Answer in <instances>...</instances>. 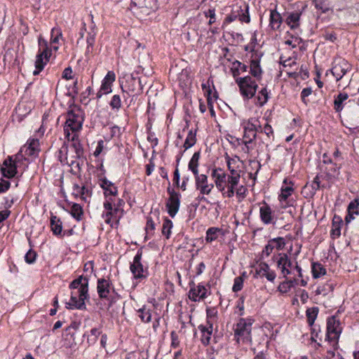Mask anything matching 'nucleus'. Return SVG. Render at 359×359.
Listing matches in <instances>:
<instances>
[{"mask_svg":"<svg viewBox=\"0 0 359 359\" xmlns=\"http://www.w3.org/2000/svg\"><path fill=\"white\" fill-rule=\"evenodd\" d=\"M65 137L71 143L69 148L64 144L60 149L59 151L60 162L68 165L72 170L76 169V172H79L83 163L84 151L79 140V134H70Z\"/></svg>","mask_w":359,"mask_h":359,"instance_id":"obj_1","label":"nucleus"},{"mask_svg":"<svg viewBox=\"0 0 359 359\" xmlns=\"http://www.w3.org/2000/svg\"><path fill=\"white\" fill-rule=\"evenodd\" d=\"M89 278L80 276L74 279L69 285L72 290L69 302L66 303V308L69 309L86 310L85 300L89 299L88 294Z\"/></svg>","mask_w":359,"mask_h":359,"instance_id":"obj_2","label":"nucleus"},{"mask_svg":"<svg viewBox=\"0 0 359 359\" xmlns=\"http://www.w3.org/2000/svg\"><path fill=\"white\" fill-rule=\"evenodd\" d=\"M66 121L64 125L65 136L80 132L84 122V112L79 106L70 107L65 114Z\"/></svg>","mask_w":359,"mask_h":359,"instance_id":"obj_3","label":"nucleus"},{"mask_svg":"<svg viewBox=\"0 0 359 359\" xmlns=\"http://www.w3.org/2000/svg\"><path fill=\"white\" fill-rule=\"evenodd\" d=\"M254 320L251 318H240L234 330V336L238 344L242 341L245 342H251L252 325Z\"/></svg>","mask_w":359,"mask_h":359,"instance_id":"obj_4","label":"nucleus"},{"mask_svg":"<svg viewBox=\"0 0 359 359\" xmlns=\"http://www.w3.org/2000/svg\"><path fill=\"white\" fill-rule=\"evenodd\" d=\"M97 291L100 299L108 302V306L111 307L116 302L115 290L109 279L99 278L97 283Z\"/></svg>","mask_w":359,"mask_h":359,"instance_id":"obj_5","label":"nucleus"},{"mask_svg":"<svg viewBox=\"0 0 359 359\" xmlns=\"http://www.w3.org/2000/svg\"><path fill=\"white\" fill-rule=\"evenodd\" d=\"M38 44L39 52L36 57V69L33 72L34 75H38L43 70L51 54L50 51L48 50L47 41L41 36L39 37Z\"/></svg>","mask_w":359,"mask_h":359,"instance_id":"obj_6","label":"nucleus"},{"mask_svg":"<svg viewBox=\"0 0 359 359\" xmlns=\"http://www.w3.org/2000/svg\"><path fill=\"white\" fill-rule=\"evenodd\" d=\"M236 83L238 86L241 94L244 99L250 100L255 95L258 85L251 76H246L236 78Z\"/></svg>","mask_w":359,"mask_h":359,"instance_id":"obj_7","label":"nucleus"},{"mask_svg":"<svg viewBox=\"0 0 359 359\" xmlns=\"http://www.w3.org/2000/svg\"><path fill=\"white\" fill-rule=\"evenodd\" d=\"M123 93H126L131 97L129 104H130L137 97L142 93L143 84L141 83V78L135 77L133 74L127 79L124 86H121Z\"/></svg>","mask_w":359,"mask_h":359,"instance_id":"obj_8","label":"nucleus"},{"mask_svg":"<svg viewBox=\"0 0 359 359\" xmlns=\"http://www.w3.org/2000/svg\"><path fill=\"white\" fill-rule=\"evenodd\" d=\"M257 127H259V120L255 117L249 118L244 123V140L243 143L245 144V148L248 151L250 150L249 144L257 138Z\"/></svg>","mask_w":359,"mask_h":359,"instance_id":"obj_9","label":"nucleus"},{"mask_svg":"<svg viewBox=\"0 0 359 359\" xmlns=\"http://www.w3.org/2000/svg\"><path fill=\"white\" fill-rule=\"evenodd\" d=\"M142 250H138L130 264V269L135 279L142 280L146 279L149 276L147 268H144L141 262Z\"/></svg>","mask_w":359,"mask_h":359,"instance_id":"obj_10","label":"nucleus"},{"mask_svg":"<svg viewBox=\"0 0 359 359\" xmlns=\"http://www.w3.org/2000/svg\"><path fill=\"white\" fill-rule=\"evenodd\" d=\"M341 332V328L340 327V323L337 317L332 316L328 318L327 320L326 338L328 341H333L334 343V344H333L334 346H336L334 348H337Z\"/></svg>","mask_w":359,"mask_h":359,"instance_id":"obj_11","label":"nucleus"},{"mask_svg":"<svg viewBox=\"0 0 359 359\" xmlns=\"http://www.w3.org/2000/svg\"><path fill=\"white\" fill-rule=\"evenodd\" d=\"M156 6L155 0H131L130 9L135 14L147 15Z\"/></svg>","mask_w":359,"mask_h":359,"instance_id":"obj_12","label":"nucleus"},{"mask_svg":"<svg viewBox=\"0 0 359 359\" xmlns=\"http://www.w3.org/2000/svg\"><path fill=\"white\" fill-rule=\"evenodd\" d=\"M167 191L170 196L168 202L166 203V208L169 215L173 218L177 213L180 208V194L170 187L168 188Z\"/></svg>","mask_w":359,"mask_h":359,"instance_id":"obj_13","label":"nucleus"},{"mask_svg":"<svg viewBox=\"0 0 359 359\" xmlns=\"http://www.w3.org/2000/svg\"><path fill=\"white\" fill-rule=\"evenodd\" d=\"M196 182V189L203 195H208L214 187L213 184H209L208 177L204 174L197 172L194 175Z\"/></svg>","mask_w":359,"mask_h":359,"instance_id":"obj_14","label":"nucleus"},{"mask_svg":"<svg viewBox=\"0 0 359 359\" xmlns=\"http://www.w3.org/2000/svg\"><path fill=\"white\" fill-rule=\"evenodd\" d=\"M191 289L189 292V298L193 302H198L206 297L207 289L202 284H198L195 287V283H190Z\"/></svg>","mask_w":359,"mask_h":359,"instance_id":"obj_15","label":"nucleus"},{"mask_svg":"<svg viewBox=\"0 0 359 359\" xmlns=\"http://www.w3.org/2000/svg\"><path fill=\"white\" fill-rule=\"evenodd\" d=\"M198 329L201 333V341L202 344L205 346L209 345L213 331L212 323L210 320H207L205 325H199Z\"/></svg>","mask_w":359,"mask_h":359,"instance_id":"obj_16","label":"nucleus"},{"mask_svg":"<svg viewBox=\"0 0 359 359\" xmlns=\"http://www.w3.org/2000/svg\"><path fill=\"white\" fill-rule=\"evenodd\" d=\"M17 167L18 165L13 161V156H8L1 168L3 176L7 178L15 177L17 173Z\"/></svg>","mask_w":359,"mask_h":359,"instance_id":"obj_17","label":"nucleus"},{"mask_svg":"<svg viewBox=\"0 0 359 359\" xmlns=\"http://www.w3.org/2000/svg\"><path fill=\"white\" fill-rule=\"evenodd\" d=\"M278 256L279 257L277 261V266L280 269L283 276L286 278L287 275L291 273V271L290 269L292 268V265L291 259L285 253H280Z\"/></svg>","mask_w":359,"mask_h":359,"instance_id":"obj_18","label":"nucleus"},{"mask_svg":"<svg viewBox=\"0 0 359 359\" xmlns=\"http://www.w3.org/2000/svg\"><path fill=\"white\" fill-rule=\"evenodd\" d=\"M259 276L260 277H265L269 281L273 282L276 274L275 271L270 269L269 264L266 262H260L256 269V273L255 277Z\"/></svg>","mask_w":359,"mask_h":359,"instance_id":"obj_19","label":"nucleus"},{"mask_svg":"<svg viewBox=\"0 0 359 359\" xmlns=\"http://www.w3.org/2000/svg\"><path fill=\"white\" fill-rule=\"evenodd\" d=\"M226 176V174L220 168L213 169L212 171V177L215 178V185L220 191H224L225 189Z\"/></svg>","mask_w":359,"mask_h":359,"instance_id":"obj_20","label":"nucleus"},{"mask_svg":"<svg viewBox=\"0 0 359 359\" xmlns=\"http://www.w3.org/2000/svg\"><path fill=\"white\" fill-rule=\"evenodd\" d=\"M349 65L347 61L342 60L333 66L331 72L337 81H339L346 74Z\"/></svg>","mask_w":359,"mask_h":359,"instance_id":"obj_21","label":"nucleus"},{"mask_svg":"<svg viewBox=\"0 0 359 359\" xmlns=\"http://www.w3.org/2000/svg\"><path fill=\"white\" fill-rule=\"evenodd\" d=\"M301 15L302 11H299L287 13L285 22L291 29H295L300 25Z\"/></svg>","mask_w":359,"mask_h":359,"instance_id":"obj_22","label":"nucleus"},{"mask_svg":"<svg viewBox=\"0 0 359 359\" xmlns=\"http://www.w3.org/2000/svg\"><path fill=\"white\" fill-rule=\"evenodd\" d=\"M121 214L116 208H113L111 210L106 211L103 212L102 217L104 219V222L109 224L111 227L114 226V224H118L119 219L122 217Z\"/></svg>","mask_w":359,"mask_h":359,"instance_id":"obj_23","label":"nucleus"},{"mask_svg":"<svg viewBox=\"0 0 359 359\" xmlns=\"http://www.w3.org/2000/svg\"><path fill=\"white\" fill-rule=\"evenodd\" d=\"M39 141L37 139H30L27 144L22 147V151L25 155L34 156L39 151Z\"/></svg>","mask_w":359,"mask_h":359,"instance_id":"obj_24","label":"nucleus"},{"mask_svg":"<svg viewBox=\"0 0 359 359\" xmlns=\"http://www.w3.org/2000/svg\"><path fill=\"white\" fill-rule=\"evenodd\" d=\"M115 79L116 75L114 72L109 71L107 72V75L104 76L102 81V85L100 87L101 91H102L103 93L108 94L111 92V86L115 81Z\"/></svg>","mask_w":359,"mask_h":359,"instance_id":"obj_25","label":"nucleus"},{"mask_svg":"<svg viewBox=\"0 0 359 359\" xmlns=\"http://www.w3.org/2000/svg\"><path fill=\"white\" fill-rule=\"evenodd\" d=\"M283 184L285 186H283L281 188V193L278 196L279 201L280 202L285 201L289 196H290L294 191L293 189V182L292 181H288L287 178L283 180Z\"/></svg>","mask_w":359,"mask_h":359,"instance_id":"obj_26","label":"nucleus"},{"mask_svg":"<svg viewBox=\"0 0 359 359\" xmlns=\"http://www.w3.org/2000/svg\"><path fill=\"white\" fill-rule=\"evenodd\" d=\"M348 215H346L345 219L346 222H350L352 219H354V215H359V198H355L348 205Z\"/></svg>","mask_w":359,"mask_h":359,"instance_id":"obj_27","label":"nucleus"},{"mask_svg":"<svg viewBox=\"0 0 359 359\" xmlns=\"http://www.w3.org/2000/svg\"><path fill=\"white\" fill-rule=\"evenodd\" d=\"M260 218L263 223L269 224L273 222L272 210L269 205H264L259 208Z\"/></svg>","mask_w":359,"mask_h":359,"instance_id":"obj_28","label":"nucleus"},{"mask_svg":"<svg viewBox=\"0 0 359 359\" xmlns=\"http://www.w3.org/2000/svg\"><path fill=\"white\" fill-rule=\"evenodd\" d=\"M100 187L104 190V196H116L117 194V188L114 186V184L104 178L101 180Z\"/></svg>","mask_w":359,"mask_h":359,"instance_id":"obj_29","label":"nucleus"},{"mask_svg":"<svg viewBox=\"0 0 359 359\" xmlns=\"http://www.w3.org/2000/svg\"><path fill=\"white\" fill-rule=\"evenodd\" d=\"M283 18L276 10L271 11L269 25L273 30H277L281 25Z\"/></svg>","mask_w":359,"mask_h":359,"instance_id":"obj_30","label":"nucleus"},{"mask_svg":"<svg viewBox=\"0 0 359 359\" xmlns=\"http://www.w3.org/2000/svg\"><path fill=\"white\" fill-rule=\"evenodd\" d=\"M341 224L342 220L341 218L334 215L332 219V226L330 232V235L333 239L340 236Z\"/></svg>","mask_w":359,"mask_h":359,"instance_id":"obj_31","label":"nucleus"},{"mask_svg":"<svg viewBox=\"0 0 359 359\" xmlns=\"http://www.w3.org/2000/svg\"><path fill=\"white\" fill-rule=\"evenodd\" d=\"M50 227L53 233L55 236L61 235L62 231V224L60 218L55 215H51Z\"/></svg>","mask_w":359,"mask_h":359,"instance_id":"obj_32","label":"nucleus"},{"mask_svg":"<svg viewBox=\"0 0 359 359\" xmlns=\"http://www.w3.org/2000/svg\"><path fill=\"white\" fill-rule=\"evenodd\" d=\"M250 74L257 80H260L262 74V69L260 66L259 60L253 59L250 62Z\"/></svg>","mask_w":359,"mask_h":359,"instance_id":"obj_33","label":"nucleus"},{"mask_svg":"<svg viewBox=\"0 0 359 359\" xmlns=\"http://www.w3.org/2000/svg\"><path fill=\"white\" fill-rule=\"evenodd\" d=\"M227 185H225V188H227L226 191H222L224 197L231 198L235 194V189L238 184L239 181L236 180V179H229L227 180Z\"/></svg>","mask_w":359,"mask_h":359,"instance_id":"obj_34","label":"nucleus"},{"mask_svg":"<svg viewBox=\"0 0 359 359\" xmlns=\"http://www.w3.org/2000/svg\"><path fill=\"white\" fill-rule=\"evenodd\" d=\"M97 34V32L95 29V25L92 23L90 27V30L88 32V36L86 39L87 42V52H90L93 50V46L95 41V36Z\"/></svg>","mask_w":359,"mask_h":359,"instance_id":"obj_35","label":"nucleus"},{"mask_svg":"<svg viewBox=\"0 0 359 359\" xmlns=\"http://www.w3.org/2000/svg\"><path fill=\"white\" fill-rule=\"evenodd\" d=\"M348 97L346 93H340L334 97V109L337 112H340L344 108L343 102Z\"/></svg>","mask_w":359,"mask_h":359,"instance_id":"obj_36","label":"nucleus"},{"mask_svg":"<svg viewBox=\"0 0 359 359\" xmlns=\"http://www.w3.org/2000/svg\"><path fill=\"white\" fill-rule=\"evenodd\" d=\"M257 102L256 104L262 107L264 106L269 99V92L268 91L266 87L262 88L259 92L258 95L256 97Z\"/></svg>","mask_w":359,"mask_h":359,"instance_id":"obj_37","label":"nucleus"},{"mask_svg":"<svg viewBox=\"0 0 359 359\" xmlns=\"http://www.w3.org/2000/svg\"><path fill=\"white\" fill-rule=\"evenodd\" d=\"M233 67L231 68L233 77L236 79V78H239L238 76L241 72H247L248 67L245 64L236 60L233 62Z\"/></svg>","mask_w":359,"mask_h":359,"instance_id":"obj_38","label":"nucleus"},{"mask_svg":"<svg viewBox=\"0 0 359 359\" xmlns=\"http://www.w3.org/2000/svg\"><path fill=\"white\" fill-rule=\"evenodd\" d=\"M201 156L200 151H196L192 156L191 160L188 164V168L191 170L194 175H196L198 172V161Z\"/></svg>","mask_w":359,"mask_h":359,"instance_id":"obj_39","label":"nucleus"},{"mask_svg":"<svg viewBox=\"0 0 359 359\" xmlns=\"http://www.w3.org/2000/svg\"><path fill=\"white\" fill-rule=\"evenodd\" d=\"M311 272L313 278H318L326 274V269L319 262H313L311 265Z\"/></svg>","mask_w":359,"mask_h":359,"instance_id":"obj_40","label":"nucleus"},{"mask_svg":"<svg viewBox=\"0 0 359 359\" xmlns=\"http://www.w3.org/2000/svg\"><path fill=\"white\" fill-rule=\"evenodd\" d=\"M318 313V307H312L309 308L306 311V315L307 318V323L309 326H312L314 324L315 320L317 318Z\"/></svg>","mask_w":359,"mask_h":359,"instance_id":"obj_41","label":"nucleus"},{"mask_svg":"<svg viewBox=\"0 0 359 359\" xmlns=\"http://www.w3.org/2000/svg\"><path fill=\"white\" fill-rule=\"evenodd\" d=\"M138 316L143 323H149L151 320V310L145 306L137 311Z\"/></svg>","mask_w":359,"mask_h":359,"instance_id":"obj_42","label":"nucleus"},{"mask_svg":"<svg viewBox=\"0 0 359 359\" xmlns=\"http://www.w3.org/2000/svg\"><path fill=\"white\" fill-rule=\"evenodd\" d=\"M196 131L189 130L184 143V151L193 147L196 142Z\"/></svg>","mask_w":359,"mask_h":359,"instance_id":"obj_43","label":"nucleus"},{"mask_svg":"<svg viewBox=\"0 0 359 359\" xmlns=\"http://www.w3.org/2000/svg\"><path fill=\"white\" fill-rule=\"evenodd\" d=\"M70 214L77 221L81 220L83 214L82 207L78 203H74L71 207Z\"/></svg>","mask_w":359,"mask_h":359,"instance_id":"obj_44","label":"nucleus"},{"mask_svg":"<svg viewBox=\"0 0 359 359\" xmlns=\"http://www.w3.org/2000/svg\"><path fill=\"white\" fill-rule=\"evenodd\" d=\"M221 231L220 229L217 227H210L206 231L205 240L207 242L210 243L215 241L218 237V233Z\"/></svg>","mask_w":359,"mask_h":359,"instance_id":"obj_45","label":"nucleus"},{"mask_svg":"<svg viewBox=\"0 0 359 359\" xmlns=\"http://www.w3.org/2000/svg\"><path fill=\"white\" fill-rule=\"evenodd\" d=\"M172 226V222L170 219L165 218L163 223L161 232L162 234L165 236L167 239L170 238Z\"/></svg>","mask_w":359,"mask_h":359,"instance_id":"obj_46","label":"nucleus"},{"mask_svg":"<svg viewBox=\"0 0 359 359\" xmlns=\"http://www.w3.org/2000/svg\"><path fill=\"white\" fill-rule=\"evenodd\" d=\"M225 159L228 168H239V162L241 160L238 156L231 158L227 154H226Z\"/></svg>","mask_w":359,"mask_h":359,"instance_id":"obj_47","label":"nucleus"},{"mask_svg":"<svg viewBox=\"0 0 359 359\" xmlns=\"http://www.w3.org/2000/svg\"><path fill=\"white\" fill-rule=\"evenodd\" d=\"M109 106L112 110L118 111L121 107V100L118 95H114L109 102Z\"/></svg>","mask_w":359,"mask_h":359,"instance_id":"obj_48","label":"nucleus"},{"mask_svg":"<svg viewBox=\"0 0 359 359\" xmlns=\"http://www.w3.org/2000/svg\"><path fill=\"white\" fill-rule=\"evenodd\" d=\"M101 334V331L97 328H93L90 330V336L88 337L87 342L89 345L94 344L97 339V337Z\"/></svg>","mask_w":359,"mask_h":359,"instance_id":"obj_49","label":"nucleus"},{"mask_svg":"<svg viewBox=\"0 0 359 359\" xmlns=\"http://www.w3.org/2000/svg\"><path fill=\"white\" fill-rule=\"evenodd\" d=\"M74 190L77 191L84 201H86L87 197L90 196L91 194L90 191L84 186L80 187L79 185H74Z\"/></svg>","mask_w":359,"mask_h":359,"instance_id":"obj_50","label":"nucleus"},{"mask_svg":"<svg viewBox=\"0 0 359 359\" xmlns=\"http://www.w3.org/2000/svg\"><path fill=\"white\" fill-rule=\"evenodd\" d=\"M62 36V31L58 27H53L51 29V42L57 43L59 41V39Z\"/></svg>","mask_w":359,"mask_h":359,"instance_id":"obj_51","label":"nucleus"},{"mask_svg":"<svg viewBox=\"0 0 359 359\" xmlns=\"http://www.w3.org/2000/svg\"><path fill=\"white\" fill-rule=\"evenodd\" d=\"M269 241H271V243H272L273 245H275V248H276L277 250H281L285 245V240L282 237L275 238Z\"/></svg>","mask_w":359,"mask_h":359,"instance_id":"obj_52","label":"nucleus"},{"mask_svg":"<svg viewBox=\"0 0 359 359\" xmlns=\"http://www.w3.org/2000/svg\"><path fill=\"white\" fill-rule=\"evenodd\" d=\"M243 285V279L242 277L238 276L235 278L232 290L234 292H239L242 290Z\"/></svg>","mask_w":359,"mask_h":359,"instance_id":"obj_53","label":"nucleus"},{"mask_svg":"<svg viewBox=\"0 0 359 359\" xmlns=\"http://www.w3.org/2000/svg\"><path fill=\"white\" fill-rule=\"evenodd\" d=\"M155 229V223L151 217H147L145 231L147 235H153Z\"/></svg>","mask_w":359,"mask_h":359,"instance_id":"obj_54","label":"nucleus"},{"mask_svg":"<svg viewBox=\"0 0 359 359\" xmlns=\"http://www.w3.org/2000/svg\"><path fill=\"white\" fill-rule=\"evenodd\" d=\"M37 255L35 251L30 249L25 256V260L27 264H33L36 257Z\"/></svg>","mask_w":359,"mask_h":359,"instance_id":"obj_55","label":"nucleus"},{"mask_svg":"<svg viewBox=\"0 0 359 359\" xmlns=\"http://www.w3.org/2000/svg\"><path fill=\"white\" fill-rule=\"evenodd\" d=\"M313 5L316 8L321 11L322 13H325L328 11V7L325 4V3L320 0H314L313 1Z\"/></svg>","mask_w":359,"mask_h":359,"instance_id":"obj_56","label":"nucleus"},{"mask_svg":"<svg viewBox=\"0 0 359 359\" xmlns=\"http://www.w3.org/2000/svg\"><path fill=\"white\" fill-rule=\"evenodd\" d=\"M231 175H228V179H236V180L239 181L241 178L240 170L239 168H228Z\"/></svg>","mask_w":359,"mask_h":359,"instance_id":"obj_57","label":"nucleus"},{"mask_svg":"<svg viewBox=\"0 0 359 359\" xmlns=\"http://www.w3.org/2000/svg\"><path fill=\"white\" fill-rule=\"evenodd\" d=\"M311 93H312L311 88H305L301 92L302 100L306 105H307V104H308V100H306V97H309Z\"/></svg>","mask_w":359,"mask_h":359,"instance_id":"obj_58","label":"nucleus"},{"mask_svg":"<svg viewBox=\"0 0 359 359\" xmlns=\"http://www.w3.org/2000/svg\"><path fill=\"white\" fill-rule=\"evenodd\" d=\"M292 287L287 280L282 282L278 287V290L281 293H287L291 290Z\"/></svg>","mask_w":359,"mask_h":359,"instance_id":"obj_59","label":"nucleus"},{"mask_svg":"<svg viewBox=\"0 0 359 359\" xmlns=\"http://www.w3.org/2000/svg\"><path fill=\"white\" fill-rule=\"evenodd\" d=\"M275 248V245H273L271 243V241H269L267 245H265L264 248L262 250V257L265 255L266 257H269L271 253L273 252V250Z\"/></svg>","mask_w":359,"mask_h":359,"instance_id":"obj_60","label":"nucleus"},{"mask_svg":"<svg viewBox=\"0 0 359 359\" xmlns=\"http://www.w3.org/2000/svg\"><path fill=\"white\" fill-rule=\"evenodd\" d=\"M171 346L173 348H177L180 345V340L178 338V335L175 331L171 332Z\"/></svg>","mask_w":359,"mask_h":359,"instance_id":"obj_61","label":"nucleus"},{"mask_svg":"<svg viewBox=\"0 0 359 359\" xmlns=\"http://www.w3.org/2000/svg\"><path fill=\"white\" fill-rule=\"evenodd\" d=\"M11 182L8 180H1L0 182V194L4 193L9 189Z\"/></svg>","mask_w":359,"mask_h":359,"instance_id":"obj_62","label":"nucleus"},{"mask_svg":"<svg viewBox=\"0 0 359 359\" xmlns=\"http://www.w3.org/2000/svg\"><path fill=\"white\" fill-rule=\"evenodd\" d=\"M262 133H264V134H266V135L268 137H273V128L272 127L266 123L264 128H262Z\"/></svg>","mask_w":359,"mask_h":359,"instance_id":"obj_63","label":"nucleus"},{"mask_svg":"<svg viewBox=\"0 0 359 359\" xmlns=\"http://www.w3.org/2000/svg\"><path fill=\"white\" fill-rule=\"evenodd\" d=\"M121 129L117 126H114L111 128V137H119L121 135Z\"/></svg>","mask_w":359,"mask_h":359,"instance_id":"obj_64","label":"nucleus"}]
</instances>
